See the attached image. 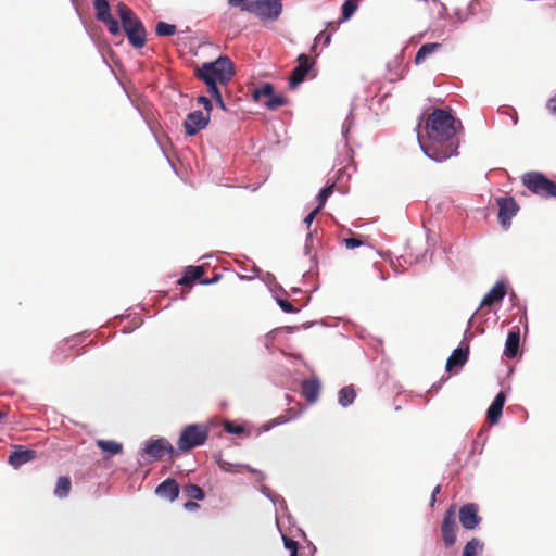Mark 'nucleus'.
Masks as SVG:
<instances>
[{
  "mask_svg": "<svg viewBox=\"0 0 556 556\" xmlns=\"http://www.w3.org/2000/svg\"><path fill=\"white\" fill-rule=\"evenodd\" d=\"M440 490H441V485H440V484H438V485L433 489L432 494H431V503H430V504H431V506H433V505H434L437 494H439V493H440Z\"/></svg>",
  "mask_w": 556,
  "mask_h": 556,
  "instance_id": "nucleus-46",
  "label": "nucleus"
},
{
  "mask_svg": "<svg viewBox=\"0 0 556 556\" xmlns=\"http://www.w3.org/2000/svg\"><path fill=\"white\" fill-rule=\"evenodd\" d=\"M116 12L122 21L124 31L127 34L130 29L138 27L142 22L125 3L118 2L116 4Z\"/></svg>",
  "mask_w": 556,
  "mask_h": 556,
  "instance_id": "nucleus-13",
  "label": "nucleus"
},
{
  "mask_svg": "<svg viewBox=\"0 0 556 556\" xmlns=\"http://www.w3.org/2000/svg\"><path fill=\"white\" fill-rule=\"evenodd\" d=\"M479 506L475 503H468L459 509V522L466 530H473L481 522V517L478 515Z\"/></svg>",
  "mask_w": 556,
  "mask_h": 556,
  "instance_id": "nucleus-11",
  "label": "nucleus"
},
{
  "mask_svg": "<svg viewBox=\"0 0 556 556\" xmlns=\"http://www.w3.org/2000/svg\"><path fill=\"white\" fill-rule=\"evenodd\" d=\"M498 205V220L503 228L508 229L511 224V218L519 211V206L514 198H497Z\"/></svg>",
  "mask_w": 556,
  "mask_h": 556,
  "instance_id": "nucleus-8",
  "label": "nucleus"
},
{
  "mask_svg": "<svg viewBox=\"0 0 556 556\" xmlns=\"http://www.w3.org/2000/svg\"><path fill=\"white\" fill-rule=\"evenodd\" d=\"M456 530H457V523H456L455 507L451 506L446 510L443 521H442V525H441L442 539L446 546H452L456 542Z\"/></svg>",
  "mask_w": 556,
  "mask_h": 556,
  "instance_id": "nucleus-9",
  "label": "nucleus"
},
{
  "mask_svg": "<svg viewBox=\"0 0 556 556\" xmlns=\"http://www.w3.org/2000/svg\"><path fill=\"white\" fill-rule=\"evenodd\" d=\"M302 395L313 404L318 400L320 393V383L317 379H305L301 384Z\"/></svg>",
  "mask_w": 556,
  "mask_h": 556,
  "instance_id": "nucleus-17",
  "label": "nucleus"
},
{
  "mask_svg": "<svg viewBox=\"0 0 556 556\" xmlns=\"http://www.w3.org/2000/svg\"><path fill=\"white\" fill-rule=\"evenodd\" d=\"M7 414L3 413V412H0V420H2L3 418H5Z\"/></svg>",
  "mask_w": 556,
  "mask_h": 556,
  "instance_id": "nucleus-48",
  "label": "nucleus"
},
{
  "mask_svg": "<svg viewBox=\"0 0 556 556\" xmlns=\"http://www.w3.org/2000/svg\"><path fill=\"white\" fill-rule=\"evenodd\" d=\"M203 266H188L184 276L178 280L179 285L190 286L195 280L200 279L204 275Z\"/></svg>",
  "mask_w": 556,
  "mask_h": 556,
  "instance_id": "nucleus-22",
  "label": "nucleus"
},
{
  "mask_svg": "<svg viewBox=\"0 0 556 556\" xmlns=\"http://www.w3.org/2000/svg\"><path fill=\"white\" fill-rule=\"evenodd\" d=\"M442 45L439 42H431V43H425L422 45L419 50L417 51L415 55V64H421L425 62V60L431 55L432 53L437 52L439 49H441Z\"/></svg>",
  "mask_w": 556,
  "mask_h": 556,
  "instance_id": "nucleus-23",
  "label": "nucleus"
},
{
  "mask_svg": "<svg viewBox=\"0 0 556 556\" xmlns=\"http://www.w3.org/2000/svg\"><path fill=\"white\" fill-rule=\"evenodd\" d=\"M287 103V99L280 94L274 93L271 97H269L265 102L264 105L268 110H276Z\"/></svg>",
  "mask_w": 556,
  "mask_h": 556,
  "instance_id": "nucleus-32",
  "label": "nucleus"
},
{
  "mask_svg": "<svg viewBox=\"0 0 556 556\" xmlns=\"http://www.w3.org/2000/svg\"><path fill=\"white\" fill-rule=\"evenodd\" d=\"M356 397V390L354 386H346L339 391V404L343 407L351 405Z\"/></svg>",
  "mask_w": 556,
  "mask_h": 556,
  "instance_id": "nucleus-26",
  "label": "nucleus"
},
{
  "mask_svg": "<svg viewBox=\"0 0 556 556\" xmlns=\"http://www.w3.org/2000/svg\"><path fill=\"white\" fill-rule=\"evenodd\" d=\"M283 545L290 551V556H298L299 544L287 535H282Z\"/></svg>",
  "mask_w": 556,
  "mask_h": 556,
  "instance_id": "nucleus-34",
  "label": "nucleus"
},
{
  "mask_svg": "<svg viewBox=\"0 0 556 556\" xmlns=\"http://www.w3.org/2000/svg\"><path fill=\"white\" fill-rule=\"evenodd\" d=\"M482 543L473 538L464 547L463 556H479L482 552Z\"/></svg>",
  "mask_w": 556,
  "mask_h": 556,
  "instance_id": "nucleus-27",
  "label": "nucleus"
},
{
  "mask_svg": "<svg viewBox=\"0 0 556 556\" xmlns=\"http://www.w3.org/2000/svg\"><path fill=\"white\" fill-rule=\"evenodd\" d=\"M208 122V114H204L202 111L191 112L184 122L185 131L188 136H194L200 130L204 129Z\"/></svg>",
  "mask_w": 556,
  "mask_h": 556,
  "instance_id": "nucleus-12",
  "label": "nucleus"
},
{
  "mask_svg": "<svg viewBox=\"0 0 556 556\" xmlns=\"http://www.w3.org/2000/svg\"><path fill=\"white\" fill-rule=\"evenodd\" d=\"M177 28L174 24H168L165 22H159L155 26V33L157 36L165 37V36H173L176 34Z\"/></svg>",
  "mask_w": 556,
  "mask_h": 556,
  "instance_id": "nucleus-30",
  "label": "nucleus"
},
{
  "mask_svg": "<svg viewBox=\"0 0 556 556\" xmlns=\"http://www.w3.org/2000/svg\"><path fill=\"white\" fill-rule=\"evenodd\" d=\"M469 349L465 348H457L453 351L451 356L447 358L446 362V369L450 371L454 367H462L466 364L468 359Z\"/></svg>",
  "mask_w": 556,
  "mask_h": 556,
  "instance_id": "nucleus-20",
  "label": "nucleus"
},
{
  "mask_svg": "<svg viewBox=\"0 0 556 556\" xmlns=\"http://www.w3.org/2000/svg\"><path fill=\"white\" fill-rule=\"evenodd\" d=\"M344 244L348 249H354V248L363 245V241L356 237L346 238V239H344Z\"/></svg>",
  "mask_w": 556,
  "mask_h": 556,
  "instance_id": "nucleus-39",
  "label": "nucleus"
},
{
  "mask_svg": "<svg viewBox=\"0 0 556 556\" xmlns=\"http://www.w3.org/2000/svg\"><path fill=\"white\" fill-rule=\"evenodd\" d=\"M324 40V45H328L330 42V39H331V35L330 34H326L325 31H321L318 34V36L316 37V41L318 40Z\"/></svg>",
  "mask_w": 556,
  "mask_h": 556,
  "instance_id": "nucleus-42",
  "label": "nucleus"
},
{
  "mask_svg": "<svg viewBox=\"0 0 556 556\" xmlns=\"http://www.w3.org/2000/svg\"><path fill=\"white\" fill-rule=\"evenodd\" d=\"M72 490V482L70 477L61 476L56 480V484L53 491L54 496L58 498H65L70 495Z\"/></svg>",
  "mask_w": 556,
  "mask_h": 556,
  "instance_id": "nucleus-24",
  "label": "nucleus"
},
{
  "mask_svg": "<svg viewBox=\"0 0 556 556\" xmlns=\"http://www.w3.org/2000/svg\"><path fill=\"white\" fill-rule=\"evenodd\" d=\"M504 404H505V394H504V392H500L495 396V399L493 400L492 404L490 405V407L488 408V412H486V417H488V420L490 421V424H492V425L497 424V421L502 415Z\"/></svg>",
  "mask_w": 556,
  "mask_h": 556,
  "instance_id": "nucleus-19",
  "label": "nucleus"
},
{
  "mask_svg": "<svg viewBox=\"0 0 556 556\" xmlns=\"http://www.w3.org/2000/svg\"><path fill=\"white\" fill-rule=\"evenodd\" d=\"M506 294V286L503 282H496L492 289L483 296L480 306H491L504 299Z\"/></svg>",
  "mask_w": 556,
  "mask_h": 556,
  "instance_id": "nucleus-18",
  "label": "nucleus"
},
{
  "mask_svg": "<svg viewBox=\"0 0 556 556\" xmlns=\"http://www.w3.org/2000/svg\"><path fill=\"white\" fill-rule=\"evenodd\" d=\"M454 116L442 109H435L426 121V132L429 143H420L421 149L430 159L442 162L456 154L458 140Z\"/></svg>",
  "mask_w": 556,
  "mask_h": 556,
  "instance_id": "nucleus-1",
  "label": "nucleus"
},
{
  "mask_svg": "<svg viewBox=\"0 0 556 556\" xmlns=\"http://www.w3.org/2000/svg\"><path fill=\"white\" fill-rule=\"evenodd\" d=\"M93 5L96 9V17L98 21L105 24L108 30L112 35H119L121 34V27L117 22L111 14V8L108 2V0H94Z\"/></svg>",
  "mask_w": 556,
  "mask_h": 556,
  "instance_id": "nucleus-7",
  "label": "nucleus"
},
{
  "mask_svg": "<svg viewBox=\"0 0 556 556\" xmlns=\"http://www.w3.org/2000/svg\"><path fill=\"white\" fill-rule=\"evenodd\" d=\"M144 454L149 458L157 460L163 458L164 455H168L169 458H173L176 455V451L168 440L160 438L147 441L144 446Z\"/></svg>",
  "mask_w": 556,
  "mask_h": 556,
  "instance_id": "nucleus-6",
  "label": "nucleus"
},
{
  "mask_svg": "<svg viewBox=\"0 0 556 556\" xmlns=\"http://www.w3.org/2000/svg\"><path fill=\"white\" fill-rule=\"evenodd\" d=\"M184 492L190 500L202 501L205 497L204 491L197 484L190 483L185 485Z\"/></svg>",
  "mask_w": 556,
  "mask_h": 556,
  "instance_id": "nucleus-28",
  "label": "nucleus"
},
{
  "mask_svg": "<svg viewBox=\"0 0 556 556\" xmlns=\"http://www.w3.org/2000/svg\"><path fill=\"white\" fill-rule=\"evenodd\" d=\"M523 186L533 194L556 199V184L540 172H528L521 176Z\"/></svg>",
  "mask_w": 556,
  "mask_h": 556,
  "instance_id": "nucleus-3",
  "label": "nucleus"
},
{
  "mask_svg": "<svg viewBox=\"0 0 556 556\" xmlns=\"http://www.w3.org/2000/svg\"><path fill=\"white\" fill-rule=\"evenodd\" d=\"M334 189V184H331L330 186H327L320 190V192L317 195L318 206L317 208L321 210L327 202L328 198L332 194Z\"/></svg>",
  "mask_w": 556,
  "mask_h": 556,
  "instance_id": "nucleus-33",
  "label": "nucleus"
},
{
  "mask_svg": "<svg viewBox=\"0 0 556 556\" xmlns=\"http://www.w3.org/2000/svg\"><path fill=\"white\" fill-rule=\"evenodd\" d=\"M36 451L34 450H30V448H22L21 446L13 451L10 455H9V464L14 467V468H18L21 467L22 465L33 460L36 458Z\"/></svg>",
  "mask_w": 556,
  "mask_h": 556,
  "instance_id": "nucleus-15",
  "label": "nucleus"
},
{
  "mask_svg": "<svg viewBox=\"0 0 556 556\" xmlns=\"http://www.w3.org/2000/svg\"><path fill=\"white\" fill-rule=\"evenodd\" d=\"M243 11L254 13L262 20L275 21L282 11L280 0H253L243 5Z\"/></svg>",
  "mask_w": 556,
  "mask_h": 556,
  "instance_id": "nucleus-5",
  "label": "nucleus"
},
{
  "mask_svg": "<svg viewBox=\"0 0 556 556\" xmlns=\"http://www.w3.org/2000/svg\"><path fill=\"white\" fill-rule=\"evenodd\" d=\"M274 87L273 85L266 83L262 85L260 88H256L253 91V98L256 101H261L262 98H266V100L274 94Z\"/></svg>",
  "mask_w": 556,
  "mask_h": 556,
  "instance_id": "nucleus-29",
  "label": "nucleus"
},
{
  "mask_svg": "<svg viewBox=\"0 0 556 556\" xmlns=\"http://www.w3.org/2000/svg\"><path fill=\"white\" fill-rule=\"evenodd\" d=\"M358 8L356 0H345L342 5V21H348L356 12Z\"/></svg>",
  "mask_w": 556,
  "mask_h": 556,
  "instance_id": "nucleus-31",
  "label": "nucleus"
},
{
  "mask_svg": "<svg viewBox=\"0 0 556 556\" xmlns=\"http://www.w3.org/2000/svg\"><path fill=\"white\" fill-rule=\"evenodd\" d=\"M96 444L102 452L108 454L105 458L123 452V445L115 441L97 440Z\"/></svg>",
  "mask_w": 556,
  "mask_h": 556,
  "instance_id": "nucleus-25",
  "label": "nucleus"
},
{
  "mask_svg": "<svg viewBox=\"0 0 556 556\" xmlns=\"http://www.w3.org/2000/svg\"><path fill=\"white\" fill-rule=\"evenodd\" d=\"M155 493L160 497L167 498L168 501H175L179 495V484L173 478H168L164 480L161 484H159L155 489Z\"/></svg>",
  "mask_w": 556,
  "mask_h": 556,
  "instance_id": "nucleus-14",
  "label": "nucleus"
},
{
  "mask_svg": "<svg viewBox=\"0 0 556 556\" xmlns=\"http://www.w3.org/2000/svg\"><path fill=\"white\" fill-rule=\"evenodd\" d=\"M511 118H513L514 124L516 125L518 123V115H517V113L515 111L511 114Z\"/></svg>",
  "mask_w": 556,
  "mask_h": 556,
  "instance_id": "nucleus-47",
  "label": "nucleus"
},
{
  "mask_svg": "<svg viewBox=\"0 0 556 556\" xmlns=\"http://www.w3.org/2000/svg\"><path fill=\"white\" fill-rule=\"evenodd\" d=\"M233 74V64L228 56L205 62L194 71L195 77L205 84L207 91L218 88V85H227Z\"/></svg>",
  "mask_w": 556,
  "mask_h": 556,
  "instance_id": "nucleus-2",
  "label": "nucleus"
},
{
  "mask_svg": "<svg viewBox=\"0 0 556 556\" xmlns=\"http://www.w3.org/2000/svg\"><path fill=\"white\" fill-rule=\"evenodd\" d=\"M319 212L320 210L316 207L305 217L304 223L307 225V227L311 226V224L313 223V220L315 219Z\"/></svg>",
  "mask_w": 556,
  "mask_h": 556,
  "instance_id": "nucleus-40",
  "label": "nucleus"
},
{
  "mask_svg": "<svg viewBox=\"0 0 556 556\" xmlns=\"http://www.w3.org/2000/svg\"><path fill=\"white\" fill-rule=\"evenodd\" d=\"M212 97L213 99L215 100L216 104L224 111H226V104L224 103L223 101V97H222V93H220V90L219 88H213V90H210L207 91Z\"/></svg>",
  "mask_w": 556,
  "mask_h": 556,
  "instance_id": "nucleus-36",
  "label": "nucleus"
},
{
  "mask_svg": "<svg viewBox=\"0 0 556 556\" xmlns=\"http://www.w3.org/2000/svg\"><path fill=\"white\" fill-rule=\"evenodd\" d=\"M197 101L199 104H202L204 106L206 114H208V116H211V112L213 109L212 101L205 96H199Z\"/></svg>",
  "mask_w": 556,
  "mask_h": 556,
  "instance_id": "nucleus-37",
  "label": "nucleus"
},
{
  "mask_svg": "<svg viewBox=\"0 0 556 556\" xmlns=\"http://www.w3.org/2000/svg\"><path fill=\"white\" fill-rule=\"evenodd\" d=\"M224 429L225 431H227L228 433H235V434H240V433H243L244 432V428L243 426L241 425H235L233 422L231 421H225L224 424Z\"/></svg>",
  "mask_w": 556,
  "mask_h": 556,
  "instance_id": "nucleus-35",
  "label": "nucleus"
},
{
  "mask_svg": "<svg viewBox=\"0 0 556 556\" xmlns=\"http://www.w3.org/2000/svg\"><path fill=\"white\" fill-rule=\"evenodd\" d=\"M296 416V414H293L291 417L289 418H286L285 416H279L278 418H276L275 420H273V422L275 425H280V424H283V422H287L288 420H290L291 418H294Z\"/></svg>",
  "mask_w": 556,
  "mask_h": 556,
  "instance_id": "nucleus-45",
  "label": "nucleus"
},
{
  "mask_svg": "<svg viewBox=\"0 0 556 556\" xmlns=\"http://www.w3.org/2000/svg\"><path fill=\"white\" fill-rule=\"evenodd\" d=\"M208 438V429L204 425L192 424L184 428L178 439V451L186 453L203 445Z\"/></svg>",
  "mask_w": 556,
  "mask_h": 556,
  "instance_id": "nucleus-4",
  "label": "nucleus"
},
{
  "mask_svg": "<svg viewBox=\"0 0 556 556\" xmlns=\"http://www.w3.org/2000/svg\"><path fill=\"white\" fill-rule=\"evenodd\" d=\"M184 507H185V509L192 511V510L199 509L200 505L193 501H188L185 503Z\"/></svg>",
  "mask_w": 556,
  "mask_h": 556,
  "instance_id": "nucleus-43",
  "label": "nucleus"
},
{
  "mask_svg": "<svg viewBox=\"0 0 556 556\" xmlns=\"http://www.w3.org/2000/svg\"><path fill=\"white\" fill-rule=\"evenodd\" d=\"M314 64L315 61L312 58L304 53L300 54L298 56V66L292 71L289 79L290 87L294 88L301 84Z\"/></svg>",
  "mask_w": 556,
  "mask_h": 556,
  "instance_id": "nucleus-10",
  "label": "nucleus"
},
{
  "mask_svg": "<svg viewBox=\"0 0 556 556\" xmlns=\"http://www.w3.org/2000/svg\"><path fill=\"white\" fill-rule=\"evenodd\" d=\"M546 106L552 114L556 115V94L548 100Z\"/></svg>",
  "mask_w": 556,
  "mask_h": 556,
  "instance_id": "nucleus-41",
  "label": "nucleus"
},
{
  "mask_svg": "<svg viewBox=\"0 0 556 556\" xmlns=\"http://www.w3.org/2000/svg\"><path fill=\"white\" fill-rule=\"evenodd\" d=\"M211 282H212L211 280H202V281H201V283H203V285H208V283H211Z\"/></svg>",
  "mask_w": 556,
  "mask_h": 556,
  "instance_id": "nucleus-49",
  "label": "nucleus"
},
{
  "mask_svg": "<svg viewBox=\"0 0 556 556\" xmlns=\"http://www.w3.org/2000/svg\"><path fill=\"white\" fill-rule=\"evenodd\" d=\"M146 35L147 33L143 24L138 25V27L130 29V31L126 34L129 43L137 49L142 48L146 45Z\"/></svg>",
  "mask_w": 556,
  "mask_h": 556,
  "instance_id": "nucleus-21",
  "label": "nucleus"
},
{
  "mask_svg": "<svg viewBox=\"0 0 556 556\" xmlns=\"http://www.w3.org/2000/svg\"><path fill=\"white\" fill-rule=\"evenodd\" d=\"M248 0H228V4L231 7H239L241 5V9L243 5L248 4Z\"/></svg>",
  "mask_w": 556,
  "mask_h": 556,
  "instance_id": "nucleus-44",
  "label": "nucleus"
},
{
  "mask_svg": "<svg viewBox=\"0 0 556 556\" xmlns=\"http://www.w3.org/2000/svg\"><path fill=\"white\" fill-rule=\"evenodd\" d=\"M278 305L280 306V308L286 312V313H296L298 312V308H295L293 306L292 303H290L289 301L287 300H278Z\"/></svg>",
  "mask_w": 556,
  "mask_h": 556,
  "instance_id": "nucleus-38",
  "label": "nucleus"
},
{
  "mask_svg": "<svg viewBox=\"0 0 556 556\" xmlns=\"http://www.w3.org/2000/svg\"><path fill=\"white\" fill-rule=\"evenodd\" d=\"M519 343H520V330L518 327H514L509 330L505 349H504V355L507 358H514L519 350Z\"/></svg>",
  "mask_w": 556,
  "mask_h": 556,
  "instance_id": "nucleus-16",
  "label": "nucleus"
}]
</instances>
